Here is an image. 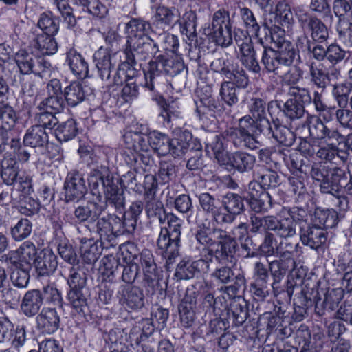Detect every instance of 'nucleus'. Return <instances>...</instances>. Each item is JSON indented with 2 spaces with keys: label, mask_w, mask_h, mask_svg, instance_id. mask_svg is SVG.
I'll return each mask as SVG.
<instances>
[{
  "label": "nucleus",
  "mask_w": 352,
  "mask_h": 352,
  "mask_svg": "<svg viewBox=\"0 0 352 352\" xmlns=\"http://www.w3.org/2000/svg\"><path fill=\"white\" fill-rule=\"evenodd\" d=\"M296 16L303 32H310L311 41L322 43L329 38L328 28L320 19L302 9L296 11Z\"/></svg>",
  "instance_id": "nucleus-7"
},
{
  "label": "nucleus",
  "mask_w": 352,
  "mask_h": 352,
  "mask_svg": "<svg viewBox=\"0 0 352 352\" xmlns=\"http://www.w3.org/2000/svg\"><path fill=\"white\" fill-rule=\"evenodd\" d=\"M153 53L155 59L148 63L147 69L144 70V87L151 91H155L160 87L164 76V65L160 58L161 54L156 56Z\"/></svg>",
  "instance_id": "nucleus-19"
},
{
  "label": "nucleus",
  "mask_w": 352,
  "mask_h": 352,
  "mask_svg": "<svg viewBox=\"0 0 352 352\" xmlns=\"http://www.w3.org/2000/svg\"><path fill=\"white\" fill-rule=\"evenodd\" d=\"M93 58L99 76L103 80H108L111 70L114 68L110 51L107 48L100 47L94 53Z\"/></svg>",
  "instance_id": "nucleus-33"
},
{
  "label": "nucleus",
  "mask_w": 352,
  "mask_h": 352,
  "mask_svg": "<svg viewBox=\"0 0 352 352\" xmlns=\"http://www.w3.org/2000/svg\"><path fill=\"white\" fill-rule=\"evenodd\" d=\"M44 297L39 289L28 291L23 297L21 310L28 317L36 316L43 304Z\"/></svg>",
  "instance_id": "nucleus-29"
},
{
  "label": "nucleus",
  "mask_w": 352,
  "mask_h": 352,
  "mask_svg": "<svg viewBox=\"0 0 352 352\" xmlns=\"http://www.w3.org/2000/svg\"><path fill=\"white\" fill-rule=\"evenodd\" d=\"M157 104L160 107L159 116L163 119L164 124L173 125L180 116L176 105L173 102L167 103L162 97L157 100Z\"/></svg>",
  "instance_id": "nucleus-55"
},
{
  "label": "nucleus",
  "mask_w": 352,
  "mask_h": 352,
  "mask_svg": "<svg viewBox=\"0 0 352 352\" xmlns=\"http://www.w3.org/2000/svg\"><path fill=\"white\" fill-rule=\"evenodd\" d=\"M146 212L149 219H157L160 224L167 221L168 227L161 228L157 240L160 254L166 260V266L172 265L179 256L182 220L173 213H166L163 203L155 198L146 199Z\"/></svg>",
  "instance_id": "nucleus-2"
},
{
  "label": "nucleus",
  "mask_w": 352,
  "mask_h": 352,
  "mask_svg": "<svg viewBox=\"0 0 352 352\" xmlns=\"http://www.w3.org/2000/svg\"><path fill=\"white\" fill-rule=\"evenodd\" d=\"M217 247L213 250V256L219 263H232L235 260V254L238 246L234 238L230 236L226 231L221 236L217 243Z\"/></svg>",
  "instance_id": "nucleus-15"
},
{
  "label": "nucleus",
  "mask_w": 352,
  "mask_h": 352,
  "mask_svg": "<svg viewBox=\"0 0 352 352\" xmlns=\"http://www.w3.org/2000/svg\"><path fill=\"white\" fill-rule=\"evenodd\" d=\"M80 242V250L83 261L88 264L95 263L101 254L97 243L93 239L86 238L81 239Z\"/></svg>",
  "instance_id": "nucleus-52"
},
{
  "label": "nucleus",
  "mask_w": 352,
  "mask_h": 352,
  "mask_svg": "<svg viewBox=\"0 0 352 352\" xmlns=\"http://www.w3.org/2000/svg\"><path fill=\"white\" fill-rule=\"evenodd\" d=\"M49 142V137L46 131L41 126H31L24 135L23 144L32 148H43Z\"/></svg>",
  "instance_id": "nucleus-36"
},
{
  "label": "nucleus",
  "mask_w": 352,
  "mask_h": 352,
  "mask_svg": "<svg viewBox=\"0 0 352 352\" xmlns=\"http://www.w3.org/2000/svg\"><path fill=\"white\" fill-rule=\"evenodd\" d=\"M138 81L137 72H133L132 76H126L125 85L122 88L121 94L122 98L126 102H129L138 97L139 94Z\"/></svg>",
  "instance_id": "nucleus-63"
},
{
  "label": "nucleus",
  "mask_w": 352,
  "mask_h": 352,
  "mask_svg": "<svg viewBox=\"0 0 352 352\" xmlns=\"http://www.w3.org/2000/svg\"><path fill=\"white\" fill-rule=\"evenodd\" d=\"M197 303V294L194 291L187 290L185 296L179 305L180 322L185 327L192 325L195 318V308Z\"/></svg>",
  "instance_id": "nucleus-25"
},
{
  "label": "nucleus",
  "mask_w": 352,
  "mask_h": 352,
  "mask_svg": "<svg viewBox=\"0 0 352 352\" xmlns=\"http://www.w3.org/2000/svg\"><path fill=\"white\" fill-rule=\"evenodd\" d=\"M349 173L337 166H332L329 179L326 180L325 190L323 193L336 195L339 194L343 185L349 179Z\"/></svg>",
  "instance_id": "nucleus-30"
},
{
  "label": "nucleus",
  "mask_w": 352,
  "mask_h": 352,
  "mask_svg": "<svg viewBox=\"0 0 352 352\" xmlns=\"http://www.w3.org/2000/svg\"><path fill=\"white\" fill-rule=\"evenodd\" d=\"M327 232L325 230L315 223L312 226L307 228L300 227V238L305 245L309 246L312 249H318L327 241Z\"/></svg>",
  "instance_id": "nucleus-26"
},
{
  "label": "nucleus",
  "mask_w": 352,
  "mask_h": 352,
  "mask_svg": "<svg viewBox=\"0 0 352 352\" xmlns=\"http://www.w3.org/2000/svg\"><path fill=\"white\" fill-rule=\"evenodd\" d=\"M344 297L343 290L341 289H329L324 294L323 301L320 300L315 302V311L319 316L324 314L325 311L335 310Z\"/></svg>",
  "instance_id": "nucleus-32"
},
{
  "label": "nucleus",
  "mask_w": 352,
  "mask_h": 352,
  "mask_svg": "<svg viewBox=\"0 0 352 352\" xmlns=\"http://www.w3.org/2000/svg\"><path fill=\"white\" fill-rule=\"evenodd\" d=\"M170 138L156 131L150 132L149 148L151 147L158 155L166 156L170 153Z\"/></svg>",
  "instance_id": "nucleus-50"
},
{
  "label": "nucleus",
  "mask_w": 352,
  "mask_h": 352,
  "mask_svg": "<svg viewBox=\"0 0 352 352\" xmlns=\"http://www.w3.org/2000/svg\"><path fill=\"white\" fill-rule=\"evenodd\" d=\"M2 65L0 64V69ZM8 87L3 79L0 77V100H1L8 92ZM18 120V117L14 109L8 104H0V129L8 132L11 131Z\"/></svg>",
  "instance_id": "nucleus-21"
},
{
  "label": "nucleus",
  "mask_w": 352,
  "mask_h": 352,
  "mask_svg": "<svg viewBox=\"0 0 352 352\" xmlns=\"http://www.w3.org/2000/svg\"><path fill=\"white\" fill-rule=\"evenodd\" d=\"M295 265L296 262L294 260L286 261L280 258L278 260H274L269 263L268 270L273 278L271 287L275 295L281 292L279 289L278 284L284 278L287 271L294 269Z\"/></svg>",
  "instance_id": "nucleus-23"
},
{
  "label": "nucleus",
  "mask_w": 352,
  "mask_h": 352,
  "mask_svg": "<svg viewBox=\"0 0 352 352\" xmlns=\"http://www.w3.org/2000/svg\"><path fill=\"white\" fill-rule=\"evenodd\" d=\"M124 141L129 149H133L135 153H131V155H127L129 160L126 163L130 166H134L140 157L138 152L148 151L149 150L150 133L146 135L140 132L129 131L124 136Z\"/></svg>",
  "instance_id": "nucleus-11"
},
{
  "label": "nucleus",
  "mask_w": 352,
  "mask_h": 352,
  "mask_svg": "<svg viewBox=\"0 0 352 352\" xmlns=\"http://www.w3.org/2000/svg\"><path fill=\"white\" fill-rule=\"evenodd\" d=\"M272 122L274 130L271 138L285 146H292L295 141V135L293 132L289 128L282 125L278 118L272 119Z\"/></svg>",
  "instance_id": "nucleus-47"
},
{
  "label": "nucleus",
  "mask_w": 352,
  "mask_h": 352,
  "mask_svg": "<svg viewBox=\"0 0 352 352\" xmlns=\"http://www.w3.org/2000/svg\"><path fill=\"white\" fill-rule=\"evenodd\" d=\"M92 90L87 85L74 81L67 85L63 91V96L68 106L75 107L82 103Z\"/></svg>",
  "instance_id": "nucleus-27"
},
{
  "label": "nucleus",
  "mask_w": 352,
  "mask_h": 352,
  "mask_svg": "<svg viewBox=\"0 0 352 352\" xmlns=\"http://www.w3.org/2000/svg\"><path fill=\"white\" fill-rule=\"evenodd\" d=\"M34 265L38 276H49L57 268V257L51 250L43 249L36 256Z\"/></svg>",
  "instance_id": "nucleus-28"
},
{
  "label": "nucleus",
  "mask_w": 352,
  "mask_h": 352,
  "mask_svg": "<svg viewBox=\"0 0 352 352\" xmlns=\"http://www.w3.org/2000/svg\"><path fill=\"white\" fill-rule=\"evenodd\" d=\"M240 15L248 32L252 35L258 37L261 28L263 27L264 29L267 28L266 23L258 21L252 10L248 8H241Z\"/></svg>",
  "instance_id": "nucleus-56"
},
{
  "label": "nucleus",
  "mask_w": 352,
  "mask_h": 352,
  "mask_svg": "<svg viewBox=\"0 0 352 352\" xmlns=\"http://www.w3.org/2000/svg\"><path fill=\"white\" fill-rule=\"evenodd\" d=\"M36 56L25 49H20L14 54V61L22 74L34 72Z\"/></svg>",
  "instance_id": "nucleus-42"
},
{
  "label": "nucleus",
  "mask_w": 352,
  "mask_h": 352,
  "mask_svg": "<svg viewBox=\"0 0 352 352\" xmlns=\"http://www.w3.org/2000/svg\"><path fill=\"white\" fill-rule=\"evenodd\" d=\"M191 140L192 134L188 131L181 132L177 138L170 139L168 155L174 158L183 156L188 151Z\"/></svg>",
  "instance_id": "nucleus-39"
},
{
  "label": "nucleus",
  "mask_w": 352,
  "mask_h": 352,
  "mask_svg": "<svg viewBox=\"0 0 352 352\" xmlns=\"http://www.w3.org/2000/svg\"><path fill=\"white\" fill-rule=\"evenodd\" d=\"M88 182L94 195L100 197L102 192L104 193L106 201L103 205L105 208L111 206L117 210L123 209L124 192L118 187V179L114 178L107 166L100 165L92 168Z\"/></svg>",
  "instance_id": "nucleus-4"
},
{
  "label": "nucleus",
  "mask_w": 352,
  "mask_h": 352,
  "mask_svg": "<svg viewBox=\"0 0 352 352\" xmlns=\"http://www.w3.org/2000/svg\"><path fill=\"white\" fill-rule=\"evenodd\" d=\"M340 218L338 212L333 209L316 208L312 221L315 226L322 229H328L335 228L338 225Z\"/></svg>",
  "instance_id": "nucleus-35"
},
{
  "label": "nucleus",
  "mask_w": 352,
  "mask_h": 352,
  "mask_svg": "<svg viewBox=\"0 0 352 352\" xmlns=\"http://www.w3.org/2000/svg\"><path fill=\"white\" fill-rule=\"evenodd\" d=\"M253 177L261 184L263 188L266 191L270 188H275L280 184L278 174L271 169L261 168L254 173Z\"/></svg>",
  "instance_id": "nucleus-49"
},
{
  "label": "nucleus",
  "mask_w": 352,
  "mask_h": 352,
  "mask_svg": "<svg viewBox=\"0 0 352 352\" xmlns=\"http://www.w3.org/2000/svg\"><path fill=\"white\" fill-rule=\"evenodd\" d=\"M151 29L150 23L141 18H132L126 23V43L124 54L127 65L132 67L159 52L158 44L148 36Z\"/></svg>",
  "instance_id": "nucleus-3"
},
{
  "label": "nucleus",
  "mask_w": 352,
  "mask_h": 352,
  "mask_svg": "<svg viewBox=\"0 0 352 352\" xmlns=\"http://www.w3.org/2000/svg\"><path fill=\"white\" fill-rule=\"evenodd\" d=\"M281 110L284 116L289 120L291 125L293 123L296 124L297 122L301 124L302 118L308 113L305 110V107L289 98L284 103Z\"/></svg>",
  "instance_id": "nucleus-43"
},
{
  "label": "nucleus",
  "mask_w": 352,
  "mask_h": 352,
  "mask_svg": "<svg viewBox=\"0 0 352 352\" xmlns=\"http://www.w3.org/2000/svg\"><path fill=\"white\" fill-rule=\"evenodd\" d=\"M38 27L42 30L41 33L55 35L59 30V20L53 16L52 12H43L38 19Z\"/></svg>",
  "instance_id": "nucleus-60"
},
{
  "label": "nucleus",
  "mask_w": 352,
  "mask_h": 352,
  "mask_svg": "<svg viewBox=\"0 0 352 352\" xmlns=\"http://www.w3.org/2000/svg\"><path fill=\"white\" fill-rule=\"evenodd\" d=\"M78 133L74 120L69 119L59 124L55 130V135L59 142H67L73 139Z\"/></svg>",
  "instance_id": "nucleus-62"
},
{
  "label": "nucleus",
  "mask_w": 352,
  "mask_h": 352,
  "mask_svg": "<svg viewBox=\"0 0 352 352\" xmlns=\"http://www.w3.org/2000/svg\"><path fill=\"white\" fill-rule=\"evenodd\" d=\"M66 63L72 72L78 78L88 76V63L84 57L76 50H70L66 54Z\"/></svg>",
  "instance_id": "nucleus-37"
},
{
  "label": "nucleus",
  "mask_w": 352,
  "mask_h": 352,
  "mask_svg": "<svg viewBox=\"0 0 352 352\" xmlns=\"http://www.w3.org/2000/svg\"><path fill=\"white\" fill-rule=\"evenodd\" d=\"M223 234V230L210 228L206 223H201L198 226L195 233L197 243L201 247L200 251L206 255H213V250L210 248L215 245L219 238Z\"/></svg>",
  "instance_id": "nucleus-14"
},
{
  "label": "nucleus",
  "mask_w": 352,
  "mask_h": 352,
  "mask_svg": "<svg viewBox=\"0 0 352 352\" xmlns=\"http://www.w3.org/2000/svg\"><path fill=\"white\" fill-rule=\"evenodd\" d=\"M197 16L195 11H186L182 17L179 16L178 23L182 34L186 36L189 41H194L197 38Z\"/></svg>",
  "instance_id": "nucleus-45"
},
{
  "label": "nucleus",
  "mask_w": 352,
  "mask_h": 352,
  "mask_svg": "<svg viewBox=\"0 0 352 352\" xmlns=\"http://www.w3.org/2000/svg\"><path fill=\"white\" fill-rule=\"evenodd\" d=\"M153 23L164 27H173L179 21V12L175 7L160 6L153 16Z\"/></svg>",
  "instance_id": "nucleus-34"
},
{
  "label": "nucleus",
  "mask_w": 352,
  "mask_h": 352,
  "mask_svg": "<svg viewBox=\"0 0 352 352\" xmlns=\"http://www.w3.org/2000/svg\"><path fill=\"white\" fill-rule=\"evenodd\" d=\"M94 231L98 234L100 243L104 248L116 245V238L120 236V217L109 214L96 221Z\"/></svg>",
  "instance_id": "nucleus-8"
},
{
  "label": "nucleus",
  "mask_w": 352,
  "mask_h": 352,
  "mask_svg": "<svg viewBox=\"0 0 352 352\" xmlns=\"http://www.w3.org/2000/svg\"><path fill=\"white\" fill-rule=\"evenodd\" d=\"M89 296V289H76L69 290L67 298L72 308L76 313L85 316L89 311L87 301Z\"/></svg>",
  "instance_id": "nucleus-38"
},
{
  "label": "nucleus",
  "mask_w": 352,
  "mask_h": 352,
  "mask_svg": "<svg viewBox=\"0 0 352 352\" xmlns=\"http://www.w3.org/2000/svg\"><path fill=\"white\" fill-rule=\"evenodd\" d=\"M248 204L256 213L267 212L272 207V197L270 193H264L258 197L248 198Z\"/></svg>",
  "instance_id": "nucleus-64"
},
{
  "label": "nucleus",
  "mask_w": 352,
  "mask_h": 352,
  "mask_svg": "<svg viewBox=\"0 0 352 352\" xmlns=\"http://www.w3.org/2000/svg\"><path fill=\"white\" fill-rule=\"evenodd\" d=\"M340 151L338 146L334 143L328 144L324 146L318 148L316 157L322 160V162L331 164L336 158H340L343 162L348 160L347 155L340 156Z\"/></svg>",
  "instance_id": "nucleus-59"
},
{
  "label": "nucleus",
  "mask_w": 352,
  "mask_h": 352,
  "mask_svg": "<svg viewBox=\"0 0 352 352\" xmlns=\"http://www.w3.org/2000/svg\"><path fill=\"white\" fill-rule=\"evenodd\" d=\"M332 164L327 162H314L309 172L311 178L319 182L320 188L322 193L325 190L326 180L329 179Z\"/></svg>",
  "instance_id": "nucleus-48"
},
{
  "label": "nucleus",
  "mask_w": 352,
  "mask_h": 352,
  "mask_svg": "<svg viewBox=\"0 0 352 352\" xmlns=\"http://www.w3.org/2000/svg\"><path fill=\"white\" fill-rule=\"evenodd\" d=\"M248 314L247 304L244 300L243 303L234 302L228 310V318L235 326L243 324L247 320Z\"/></svg>",
  "instance_id": "nucleus-58"
},
{
  "label": "nucleus",
  "mask_w": 352,
  "mask_h": 352,
  "mask_svg": "<svg viewBox=\"0 0 352 352\" xmlns=\"http://www.w3.org/2000/svg\"><path fill=\"white\" fill-rule=\"evenodd\" d=\"M36 320L38 329L43 333H54L60 327V316L55 308H43Z\"/></svg>",
  "instance_id": "nucleus-24"
},
{
  "label": "nucleus",
  "mask_w": 352,
  "mask_h": 352,
  "mask_svg": "<svg viewBox=\"0 0 352 352\" xmlns=\"http://www.w3.org/2000/svg\"><path fill=\"white\" fill-rule=\"evenodd\" d=\"M234 39L241 54L242 64L250 71L258 74L261 67L256 59V50L252 46L251 38L241 33V35L235 34Z\"/></svg>",
  "instance_id": "nucleus-10"
},
{
  "label": "nucleus",
  "mask_w": 352,
  "mask_h": 352,
  "mask_svg": "<svg viewBox=\"0 0 352 352\" xmlns=\"http://www.w3.org/2000/svg\"><path fill=\"white\" fill-rule=\"evenodd\" d=\"M332 10L338 18L336 30L339 35L345 36L352 34V23L346 19V16L352 13V5L348 0H333Z\"/></svg>",
  "instance_id": "nucleus-16"
},
{
  "label": "nucleus",
  "mask_w": 352,
  "mask_h": 352,
  "mask_svg": "<svg viewBox=\"0 0 352 352\" xmlns=\"http://www.w3.org/2000/svg\"><path fill=\"white\" fill-rule=\"evenodd\" d=\"M301 125L302 128L307 126L309 136L313 139L322 140L327 124L320 118L314 117L307 113L306 119L302 122Z\"/></svg>",
  "instance_id": "nucleus-53"
},
{
  "label": "nucleus",
  "mask_w": 352,
  "mask_h": 352,
  "mask_svg": "<svg viewBox=\"0 0 352 352\" xmlns=\"http://www.w3.org/2000/svg\"><path fill=\"white\" fill-rule=\"evenodd\" d=\"M1 177L3 182L8 185H13L19 178V173L17 162L14 158H4L1 162Z\"/></svg>",
  "instance_id": "nucleus-46"
},
{
  "label": "nucleus",
  "mask_w": 352,
  "mask_h": 352,
  "mask_svg": "<svg viewBox=\"0 0 352 352\" xmlns=\"http://www.w3.org/2000/svg\"><path fill=\"white\" fill-rule=\"evenodd\" d=\"M351 91V83L347 82L336 83L333 85L332 95L338 107H347Z\"/></svg>",
  "instance_id": "nucleus-61"
},
{
  "label": "nucleus",
  "mask_w": 352,
  "mask_h": 352,
  "mask_svg": "<svg viewBox=\"0 0 352 352\" xmlns=\"http://www.w3.org/2000/svg\"><path fill=\"white\" fill-rule=\"evenodd\" d=\"M204 34L210 36L216 43L223 47H226L232 43V27L221 28L210 30V27L204 28Z\"/></svg>",
  "instance_id": "nucleus-54"
},
{
  "label": "nucleus",
  "mask_w": 352,
  "mask_h": 352,
  "mask_svg": "<svg viewBox=\"0 0 352 352\" xmlns=\"http://www.w3.org/2000/svg\"><path fill=\"white\" fill-rule=\"evenodd\" d=\"M53 36L44 33L37 34L32 40V45L42 55L54 54L58 50V45Z\"/></svg>",
  "instance_id": "nucleus-44"
},
{
  "label": "nucleus",
  "mask_w": 352,
  "mask_h": 352,
  "mask_svg": "<svg viewBox=\"0 0 352 352\" xmlns=\"http://www.w3.org/2000/svg\"><path fill=\"white\" fill-rule=\"evenodd\" d=\"M256 163L254 155L243 151L231 153L223 166L228 170H235L239 173L248 172L253 169Z\"/></svg>",
  "instance_id": "nucleus-22"
},
{
  "label": "nucleus",
  "mask_w": 352,
  "mask_h": 352,
  "mask_svg": "<svg viewBox=\"0 0 352 352\" xmlns=\"http://www.w3.org/2000/svg\"><path fill=\"white\" fill-rule=\"evenodd\" d=\"M135 250V247L133 244L127 246L130 262L125 265H120L115 258L104 263L106 270L109 271V276L114 277L122 273V281L131 285L136 279L140 268H142L144 274L143 285L147 295L152 296L162 291L160 284L162 278L152 252L144 249L140 253H133Z\"/></svg>",
  "instance_id": "nucleus-1"
},
{
  "label": "nucleus",
  "mask_w": 352,
  "mask_h": 352,
  "mask_svg": "<svg viewBox=\"0 0 352 352\" xmlns=\"http://www.w3.org/2000/svg\"><path fill=\"white\" fill-rule=\"evenodd\" d=\"M33 225L27 218H21L10 229V234L13 241L21 242L28 239L32 232Z\"/></svg>",
  "instance_id": "nucleus-51"
},
{
  "label": "nucleus",
  "mask_w": 352,
  "mask_h": 352,
  "mask_svg": "<svg viewBox=\"0 0 352 352\" xmlns=\"http://www.w3.org/2000/svg\"><path fill=\"white\" fill-rule=\"evenodd\" d=\"M140 328L133 327L129 334L132 345L138 352H154L155 342L153 338L139 336Z\"/></svg>",
  "instance_id": "nucleus-41"
},
{
  "label": "nucleus",
  "mask_w": 352,
  "mask_h": 352,
  "mask_svg": "<svg viewBox=\"0 0 352 352\" xmlns=\"http://www.w3.org/2000/svg\"><path fill=\"white\" fill-rule=\"evenodd\" d=\"M253 234L261 230H270L281 239L292 240L297 236V227L292 219L287 217L278 219L274 215L259 216L252 214L250 217Z\"/></svg>",
  "instance_id": "nucleus-5"
},
{
  "label": "nucleus",
  "mask_w": 352,
  "mask_h": 352,
  "mask_svg": "<svg viewBox=\"0 0 352 352\" xmlns=\"http://www.w3.org/2000/svg\"><path fill=\"white\" fill-rule=\"evenodd\" d=\"M211 276L218 283L228 284L233 282V284L226 287V292L230 294H236L240 289L245 288L246 279L243 272L234 273V270L228 266H220L217 267L211 274Z\"/></svg>",
  "instance_id": "nucleus-9"
},
{
  "label": "nucleus",
  "mask_w": 352,
  "mask_h": 352,
  "mask_svg": "<svg viewBox=\"0 0 352 352\" xmlns=\"http://www.w3.org/2000/svg\"><path fill=\"white\" fill-rule=\"evenodd\" d=\"M221 204L226 212L221 210L220 225L232 223L245 210L242 197L236 193L228 192L223 196Z\"/></svg>",
  "instance_id": "nucleus-13"
},
{
  "label": "nucleus",
  "mask_w": 352,
  "mask_h": 352,
  "mask_svg": "<svg viewBox=\"0 0 352 352\" xmlns=\"http://www.w3.org/2000/svg\"><path fill=\"white\" fill-rule=\"evenodd\" d=\"M310 81L317 88L324 90L328 85V76L322 64L311 63L309 65Z\"/></svg>",
  "instance_id": "nucleus-57"
},
{
  "label": "nucleus",
  "mask_w": 352,
  "mask_h": 352,
  "mask_svg": "<svg viewBox=\"0 0 352 352\" xmlns=\"http://www.w3.org/2000/svg\"><path fill=\"white\" fill-rule=\"evenodd\" d=\"M198 200L203 211L212 215V219L220 224L221 208L219 206L218 199L208 192H203L198 196Z\"/></svg>",
  "instance_id": "nucleus-40"
},
{
  "label": "nucleus",
  "mask_w": 352,
  "mask_h": 352,
  "mask_svg": "<svg viewBox=\"0 0 352 352\" xmlns=\"http://www.w3.org/2000/svg\"><path fill=\"white\" fill-rule=\"evenodd\" d=\"M296 55V51L292 43L283 44V46L276 50L263 46L261 63L268 72L281 75L283 69H288L293 64Z\"/></svg>",
  "instance_id": "nucleus-6"
},
{
  "label": "nucleus",
  "mask_w": 352,
  "mask_h": 352,
  "mask_svg": "<svg viewBox=\"0 0 352 352\" xmlns=\"http://www.w3.org/2000/svg\"><path fill=\"white\" fill-rule=\"evenodd\" d=\"M105 210L104 205L95 201H87L85 204L79 205L73 212V220L76 223L95 222Z\"/></svg>",
  "instance_id": "nucleus-20"
},
{
  "label": "nucleus",
  "mask_w": 352,
  "mask_h": 352,
  "mask_svg": "<svg viewBox=\"0 0 352 352\" xmlns=\"http://www.w3.org/2000/svg\"><path fill=\"white\" fill-rule=\"evenodd\" d=\"M119 302L126 307L138 310L144 306V295L142 289L131 285H122L118 292Z\"/></svg>",
  "instance_id": "nucleus-17"
},
{
  "label": "nucleus",
  "mask_w": 352,
  "mask_h": 352,
  "mask_svg": "<svg viewBox=\"0 0 352 352\" xmlns=\"http://www.w3.org/2000/svg\"><path fill=\"white\" fill-rule=\"evenodd\" d=\"M64 188L67 203L78 201L84 197L87 190L83 175L78 171H72L67 174Z\"/></svg>",
  "instance_id": "nucleus-12"
},
{
  "label": "nucleus",
  "mask_w": 352,
  "mask_h": 352,
  "mask_svg": "<svg viewBox=\"0 0 352 352\" xmlns=\"http://www.w3.org/2000/svg\"><path fill=\"white\" fill-rule=\"evenodd\" d=\"M10 199L12 204L18 207L19 212L23 215L32 216L39 211V203L28 195H21L19 190H12Z\"/></svg>",
  "instance_id": "nucleus-31"
},
{
  "label": "nucleus",
  "mask_w": 352,
  "mask_h": 352,
  "mask_svg": "<svg viewBox=\"0 0 352 352\" xmlns=\"http://www.w3.org/2000/svg\"><path fill=\"white\" fill-rule=\"evenodd\" d=\"M223 139L230 142L235 148L256 149L258 142L253 134L243 132L237 126L229 127L221 133Z\"/></svg>",
  "instance_id": "nucleus-18"
}]
</instances>
